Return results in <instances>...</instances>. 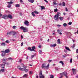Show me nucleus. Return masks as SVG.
<instances>
[{
    "label": "nucleus",
    "mask_w": 78,
    "mask_h": 78,
    "mask_svg": "<svg viewBox=\"0 0 78 78\" xmlns=\"http://www.w3.org/2000/svg\"><path fill=\"white\" fill-rule=\"evenodd\" d=\"M31 14H32V16H33V17H35V14H34V12H32Z\"/></svg>",
    "instance_id": "nucleus-38"
},
{
    "label": "nucleus",
    "mask_w": 78,
    "mask_h": 78,
    "mask_svg": "<svg viewBox=\"0 0 78 78\" xmlns=\"http://www.w3.org/2000/svg\"><path fill=\"white\" fill-rule=\"evenodd\" d=\"M59 18V17L58 16L56 15H55L54 16V19L55 20H57Z\"/></svg>",
    "instance_id": "nucleus-13"
},
{
    "label": "nucleus",
    "mask_w": 78,
    "mask_h": 78,
    "mask_svg": "<svg viewBox=\"0 0 78 78\" xmlns=\"http://www.w3.org/2000/svg\"><path fill=\"white\" fill-rule=\"evenodd\" d=\"M39 54H41V53H42V51L41 50H40L39 51Z\"/></svg>",
    "instance_id": "nucleus-39"
},
{
    "label": "nucleus",
    "mask_w": 78,
    "mask_h": 78,
    "mask_svg": "<svg viewBox=\"0 0 78 78\" xmlns=\"http://www.w3.org/2000/svg\"><path fill=\"white\" fill-rule=\"evenodd\" d=\"M2 18L4 19H8V16L5 15L2 16Z\"/></svg>",
    "instance_id": "nucleus-11"
},
{
    "label": "nucleus",
    "mask_w": 78,
    "mask_h": 78,
    "mask_svg": "<svg viewBox=\"0 0 78 78\" xmlns=\"http://www.w3.org/2000/svg\"><path fill=\"white\" fill-rule=\"evenodd\" d=\"M72 70L73 72L74 75H75V74H76V69L73 68L72 69Z\"/></svg>",
    "instance_id": "nucleus-12"
},
{
    "label": "nucleus",
    "mask_w": 78,
    "mask_h": 78,
    "mask_svg": "<svg viewBox=\"0 0 78 78\" xmlns=\"http://www.w3.org/2000/svg\"><path fill=\"white\" fill-rule=\"evenodd\" d=\"M63 73V75L65 76L66 78H68V76H67V73L66 72Z\"/></svg>",
    "instance_id": "nucleus-9"
},
{
    "label": "nucleus",
    "mask_w": 78,
    "mask_h": 78,
    "mask_svg": "<svg viewBox=\"0 0 78 78\" xmlns=\"http://www.w3.org/2000/svg\"><path fill=\"white\" fill-rule=\"evenodd\" d=\"M57 27H58V28H59L60 27H61V25L59 24H58L57 25Z\"/></svg>",
    "instance_id": "nucleus-44"
},
{
    "label": "nucleus",
    "mask_w": 78,
    "mask_h": 78,
    "mask_svg": "<svg viewBox=\"0 0 78 78\" xmlns=\"http://www.w3.org/2000/svg\"><path fill=\"white\" fill-rule=\"evenodd\" d=\"M2 15L0 13V18H2Z\"/></svg>",
    "instance_id": "nucleus-53"
},
{
    "label": "nucleus",
    "mask_w": 78,
    "mask_h": 78,
    "mask_svg": "<svg viewBox=\"0 0 78 78\" xmlns=\"http://www.w3.org/2000/svg\"><path fill=\"white\" fill-rule=\"evenodd\" d=\"M56 44H51L50 45V47H56Z\"/></svg>",
    "instance_id": "nucleus-18"
},
{
    "label": "nucleus",
    "mask_w": 78,
    "mask_h": 78,
    "mask_svg": "<svg viewBox=\"0 0 78 78\" xmlns=\"http://www.w3.org/2000/svg\"><path fill=\"white\" fill-rule=\"evenodd\" d=\"M41 9H45V7L44 6H41Z\"/></svg>",
    "instance_id": "nucleus-37"
},
{
    "label": "nucleus",
    "mask_w": 78,
    "mask_h": 78,
    "mask_svg": "<svg viewBox=\"0 0 78 78\" xmlns=\"http://www.w3.org/2000/svg\"><path fill=\"white\" fill-rule=\"evenodd\" d=\"M56 15L58 17H59V16H60V15H61V13H60L59 12H58L57 13V14Z\"/></svg>",
    "instance_id": "nucleus-26"
},
{
    "label": "nucleus",
    "mask_w": 78,
    "mask_h": 78,
    "mask_svg": "<svg viewBox=\"0 0 78 78\" xmlns=\"http://www.w3.org/2000/svg\"><path fill=\"white\" fill-rule=\"evenodd\" d=\"M53 5H57V3L56 2V0H53Z\"/></svg>",
    "instance_id": "nucleus-15"
},
{
    "label": "nucleus",
    "mask_w": 78,
    "mask_h": 78,
    "mask_svg": "<svg viewBox=\"0 0 78 78\" xmlns=\"http://www.w3.org/2000/svg\"><path fill=\"white\" fill-rule=\"evenodd\" d=\"M20 28L22 30H23L24 33H27L28 31V29L27 27H25L23 26H21Z\"/></svg>",
    "instance_id": "nucleus-1"
},
{
    "label": "nucleus",
    "mask_w": 78,
    "mask_h": 78,
    "mask_svg": "<svg viewBox=\"0 0 78 78\" xmlns=\"http://www.w3.org/2000/svg\"><path fill=\"white\" fill-rule=\"evenodd\" d=\"M29 2H30V3H33L34 2V0H28Z\"/></svg>",
    "instance_id": "nucleus-24"
},
{
    "label": "nucleus",
    "mask_w": 78,
    "mask_h": 78,
    "mask_svg": "<svg viewBox=\"0 0 78 78\" xmlns=\"http://www.w3.org/2000/svg\"><path fill=\"white\" fill-rule=\"evenodd\" d=\"M1 45L2 46H4V47H5V43H1Z\"/></svg>",
    "instance_id": "nucleus-23"
},
{
    "label": "nucleus",
    "mask_w": 78,
    "mask_h": 78,
    "mask_svg": "<svg viewBox=\"0 0 78 78\" xmlns=\"http://www.w3.org/2000/svg\"><path fill=\"white\" fill-rule=\"evenodd\" d=\"M44 2H46V3H48V1H47V0H44Z\"/></svg>",
    "instance_id": "nucleus-59"
},
{
    "label": "nucleus",
    "mask_w": 78,
    "mask_h": 78,
    "mask_svg": "<svg viewBox=\"0 0 78 78\" xmlns=\"http://www.w3.org/2000/svg\"><path fill=\"white\" fill-rule=\"evenodd\" d=\"M50 78H54V76H53V75H50Z\"/></svg>",
    "instance_id": "nucleus-34"
},
{
    "label": "nucleus",
    "mask_w": 78,
    "mask_h": 78,
    "mask_svg": "<svg viewBox=\"0 0 78 78\" xmlns=\"http://www.w3.org/2000/svg\"><path fill=\"white\" fill-rule=\"evenodd\" d=\"M75 44H73V46H72L71 47H72V48H74V47H75Z\"/></svg>",
    "instance_id": "nucleus-41"
},
{
    "label": "nucleus",
    "mask_w": 78,
    "mask_h": 78,
    "mask_svg": "<svg viewBox=\"0 0 78 78\" xmlns=\"http://www.w3.org/2000/svg\"><path fill=\"white\" fill-rule=\"evenodd\" d=\"M60 74L61 76H62V77H63V76H64V74L63 73H60Z\"/></svg>",
    "instance_id": "nucleus-36"
},
{
    "label": "nucleus",
    "mask_w": 78,
    "mask_h": 78,
    "mask_svg": "<svg viewBox=\"0 0 78 78\" xmlns=\"http://www.w3.org/2000/svg\"><path fill=\"white\" fill-rule=\"evenodd\" d=\"M65 55H66V56L63 55V58H66V56H67V54H65Z\"/></svg>",
    "instance_id": "nucleus-48"
},
{
    "label": "nucleus",
    "mask_w": 78,
    "mask_h": 78,
    "mask_svg": "<svg viewBox=\"0 0 78 78\" xmlns=\"http://www.w3.org/2000/svg\"><path fill=\"white\" fill-rule=\"evenodd\" d=\"M59 63H61L62 66L64 65V62L62 61L59 62Z\"/></svg>",
    "instance_id": "nucleus-33"
},
{
    "label": "nucleus",
    "mask_w": 78,
    "mask_h": 78,
    "mask_svg": "<svg viewBox=\"0 0 78 78\" xmlns=\"http://www.w3.org/2000/svg\"><path fill=\"white\" fill-rule=\"evenodd\" d=\"M12 28L13 29H15V28H17V27H16V26H13Z\"/></svg>",
    "instance_id": "nucleus-49"
},
{
    "label": "nucleus",
    "mask_w": 78,
    "mask_h": 78,
    "mask_svg": "<svg viewBox=\"0 0 78 78\" xmlns=\"http://www.w3.org/2000/svg\"><path fill=\"white\" fill-rule=\"evenodd\" d=\"M65 48L66 50H68V51H71V50L69 49V48L67 46H65Z\"/></svg>",
    "instance_id": "nucleus-17"
},
{
    "label": "nucleus",
    "mask_w": 78,
    "mask_h": 78,
    "mask_svg": "<svg viewBox=\"0 0 78 78\" xmlns=\"http://www.w3.org/2000/svg\"><path fill=\"white\" fill-rule=\"evenodd\" d=\"M63 25L64 27H67V24L66 23H64Z\"/></svg>",
    "instance_id": "nucleus-27"
},
{
    "label": "nucleus",
    "mask_w": 78,
    "mask_h": 78,
    "mask_svg": "<svg viewBox=\"0 0 78 78\" xmlns=\"http://www.w3.org/2000/svg\"><path fill=\"white\" fill-rule=\"evenodd\" d=\"M76 78H78V76H76Z\"/></svg>",
    "instance_id": "nucleus-64"
},
{
    "label": "nucleus",
    "mask_w": 78,
    "mask_h": 78,
    "mask_svg": "<svg viewBox=\"0 0 78 78\" xmlns=\"http://www.w3.org/2000/svg\"><path fill=\"white\" fill-rule=\"evenodd\" d=\"M44 67L45 68V69H48V67H49V64H48L47 66H46V65L45 64V63H44L42 64V68H44Z\"/></svg>",
    "instance_id": "nucleus-4"
},
{
    "label": "nucleus",
    "mask_w": 78,
    "mask_h": 78,
    "mask_svg": "<svg viewBox=\"0 0 78 78\" xmlns=\"http://www.w3.org/2000/svg\"><path fill=\"white\" fill-rule=\"evenodd\" d=\"M23 43L22 42L21 44V46H23Z\"/></svg>",
    "instance_id": "nucleus-55"
},
{
    "label": "nucleus",
    "mask_w": 78,
    "mask_h": 78,
    "mask_svg": "<svg viewBox=\"0 0 78 78\" xmlns=\"http://www.w3.org/2000/svg\"><path fill=\"white\" fill-rule=\"evenodd\" d=\"M5 43L7 44H8V43H9V40H7L5 41Z\"/></svg>",
    "instance_id": "nucleus-42"
},
{
    "label": "nucleus",
    "mask_w": 78,
    "mask_h": 78,
    "mask_svg": "<svg viewBox=\"0 0 78 78\" xmlns=\"http://www.w3.org/2000/svg\"><path fill=\"white\" fill-rule=\"evenodd\" d=\"M16 34H17V33L14 31H12L10 32H8L7 34V35H8V34H9L10 35H15Z\"/></svg>",
    "instance_id": "nucleus-3"
},
{
    "label": "nucleus",
    "mask_w": 78,
    "mask_h": 78,
    "mask_svg": "<svg viewBox=\"0 0 78 78\" xmlns=\"http://www.w3.org/2000/svg\"><path fill=\"white\" fill-rule=\"evenodd\" d=\"M2 57H4L5 56V54H6V53L5 51H2Z\"/></svg>",
    "instance_id": "nucleus-10"
},
{
    "label": "nucleus",
    "mask_w": 78,
    "mask_h": 78,
    "mask_svg": "<svg viewBox=\"0 0 78 78\" xmlns=\"http://www.w3.org/2000/svg\"><path fill=\"white\" fill-rule=\"evenodd\" d=\"M39 77L40 78H44V76L42 75V71H41L39 73Z\"/></svg>",
    "instance_id": "nucleus-6"
},
{
    "label": "nucleus",
    "mask_w": 78,
    "mask_h": 78,
    "mask_svg": "<svg viewBox=\"0 0 78 78\" xmlns=\"http://www.w3.org/2000/svg\"><path fill=\"white\" fill-rule=\"evenodd\" d=\"M24 71H25V72H28V69H27L26 68Z\"/></svg>",
    "instance_id": "nucleus-47"
},
{
    "label": "nucleus",
    "mask_w": 78,
    "mask_h": 78,
    "mask_svg": "<svg viewBox=\"0 0 78 78\" xmlns=\"http://www.w3.org/2000/svg\"><path fill=\"white\" fill-rule=\"evenodd\" d=\"M55 70H59V68H57V67H55Z\"/></svg>",
    "instance_id": "nucleus-46"
},
{
    "label": "nucleus",
    "mask_w": 78,
    "mask_h": 78,
    "mask_svg": "<svg viewBox=\"0 0 78 78\" xmlns=\"http://www.w3.org/2000/svg\"><path fill=\"white\" fill-rule=\"evenodd\" d=\"M70 62L71 63H72V58H71V59H70Z\"/></svg>",
    "instance_id": "nucleus-51"
},
{
    "label": "nucleus",
    "mask_w": 78,
    "mask_h": 78,
    "mask_svg": "<svg viewBox=\"0 0 78 78\" xmlns=\"http://www.w3.org/2000/svg\"><path fill=\"white\" fill-rule=\"evenodd\" d=\"M65 5L66 4L65 3V2H63L62 3V6H66Z\"/></svg>",
    "instance_id": "nucleus-32"
},
{
    "label": "nucleus",
    "mask_w": 78,
    "mask_h": 78,
    "mask_svg": "<svg viewBox=\"0 0 78 78\" xmlns=\"http://www.w3.org/2000/svg\"><path fill=\"white\" fill-rule=\"evenodd\" d=\"M7 3H9L7 5V8H10L11 7V5L13 3V2H7Z\"/></svg>",
    "instance_id": "nucleus-5"
},
{
    "label": "nucleus",
    "mask_w": 78,
    "mask_h": 78,
    "mask_svg": "<svg viewBox=\"0 0 78 78\" xmlns=\"http://www.w3.org/2000/svg\"><path fill=\"white\" fill-rule=\"evenodd\" d=\"M57 31H58V33H59H59H60V31H61V30H59L58 29L57 30Z\"/></svg>",
    "instance_id": "nucleus-57"
},
{
    "label": "nucleus",
    "mask_w": 78,
    "mask_h": 78,
    "mask_svg": "<svg viewBox=\"0 0 78 78\" xmlns=\"http://www.w3.org/2000/svg\"><path fill=\"white\" fill-rule=\"evenodd\" d=\"M72 24V22H69L68 23V25H71Z\"/></svg>",
    "instance_id": "nucleus-43"
},
{
    "label": "nucleus",
    "mask_w": 78,
    "mask_h": 78,
    "mask_svg": "<svg viewBox=\"0 0 78 78\" xmlns=\"http://www.w3.org/2000/svg\"><path fill=\"white\" fill-rule=\"evenodd\" d=\"M15 6L16 7L19 8L20 7V5L19 4H16L15 5Z\"/></svg>",
    "instance_id": "nucleus-25"
},
{
    "label": "nucleus",
    "mask_w": 78,
    "mask_h": 78,
    "mask_svg": "<svg viewBox=\"0 0 78 78\" xmlns=\"http://www.w3.org/2000/svg\"><path fill=\"white\" fill-rule=\"evenodd\" d=\"M20 16H22V12H20Z\"/></svg>",
    "instance_id": "nucleus-60"
},
{
    "label": "nucleus",
    "mask_w": 78,
    "mask_h": 78,
    "mask_svg": "<svg viewBox=\"0 0 78 78\" xmlns=\"http://www.w3.org/2000/svg\"><path fill=\"white\" fill-rule=\"evenodd\" d=\"M36 49V47L34 46L32 48V49L30 47H29L28 48V50H30V51H36V50H34V49Z\"/></svg>",
    "instance_id": "nucleus-2"
},
{
    "label": "nucleus",
    "mask_w": 78,
    "mask_h": 78,
    "mask_svg": "<svg viewBox=\"0 0 78 78\" xmlns=\"http://www.w3.org/2000/svg\"><path fill=\"white\" fill-rule=\"evenodd\" d=\"M27 74H24L23 76V78H25V77H27Z\"/></svg>",
    "instance_id": "nucleus-35"
},
{
    "label": "nucleus",
    "mask_w": 78,
    "mask_h": 78,
    "mask_svg": "<svg viewBox=\"0 0 78 78\" xmlns=\"http://www.w3.org/2000/svg\"><path fill=\"white\" fill-rule=\"evenodd\" d=\"M57 42L58 44H61V40H60V39H58V40Z\"/></svg>",
    "instance_id": "nucleus-22"
},
{
    "label": "nucleus",
    "mask_w": 78,
    "mask_h": 78,
    "mask_svg": "<svg viewBox=\"0 0 78 78\" xmlns=\"http://www.w3.org/2000/svg\"><path fill=\"white\" fill-rule=\"evenodd\" d=\"M29 73L30 75H32L33 74V71H29Z\"/></svg>",
    "instance_id": "nucleus-40"
},
{
    "label": "nucleus",
    "mask_w": 78,
    "mask_h": 78,
    "mask_svg": "<svg viewBox=\"0 0 78 78\" xmlns=\"http://www.w3.org/2000/svg\"><path fill=\"white\" fill-rule=\"evenodd\" d=\"M5 72V69H3L0 70V73H1L2 72Z\"/></svg>",
    "instance_id": "nucleus-20"
},
{
    "label": "nucleus",
    "mask_w": 78,
    "mask_h": 78,
    "mask_svg": "<svg viewBox=\"0 0 78 78\" xmlns=\"http://www.w3.org/2000/svg\"><path fill=\"white\" fill-rule=\"evenodd\" d=\"M26 68H27V66H26V67L21 68L20 70L21 71H25Z\"/></svg>",
    "instance_id": "nucleus-16"
},
{
    "label": "nucleus",
    "mask_w": 78,
    "mask_h": 78,
    "mask_svg": "<svg viewBox=\"0 0 78 78\" xmlns=\"http://www.w3.org/2000/svg\"><path fill=\"white\" fill-rule=\"evenodd\" d=\"M58 33L59 34H60L61 35H62V33H61V32L60 33L59 32H58Z\"/></svg>",
    "instance_id": "nucleus-56"
},
{
    "label": "nucleus",
    "mask_w": 78,
    "mask_h": 78,
    "mask_svg": "<svg viewBox=\"0 0 78 78\" xmlns=\"http://www.w3.org/2000/svg\"><path fill=\"white\" fill-rule=\"evenodd\" d=\"M52 60H49L48 61V62H51Z\"/></svg>",
    "instance_id": "nucleus-54"
},
{
    "label": "nucleus",
    "mask_w": 78,
    "mask_h": 78,
    "mask_svg": "<svg viewBox=\"0 0 78 78\" xmlns=\"http://www.w3.org/2000/svg\"><path fill=\"white\" fill-rule=\"evenodd\" d=\"M5 51V53H9L10 51H9V50L8 49L5 50V51Z\"/></svg>",
    "instance_id": "nucleus-14"
},
{
    "label": "nucleus",
    "mask_w": 78,
    "mask_h": 78,
    "mask_svg": "<svg viewBox=\"0 0 78 78\" xmlns=\"http://www.w3.org/2000/svg\"><path fill=\"white\" fill-rule=\"evenodd\" d=\"M66 11H68V9H67V8H66Z\"/></svg>",
    "instance_id": "nucleus-58"
},
{
    "label": "nucleus",
    "mask_w": 78,
    "mask_h": 78,
    "mask_svg": "<svg viewBox=\"0 0 78 78\" xmlns=\"http://www.w3.org/2000/svg\"><path fill=\"white\" fill-rule=\"evenodd\" d=\"M34 13H35V14H39V12H37V11H34Z\"/></svg>",
    "instance_id": "nucleus-29"
},
{
    "label": "nucleus",
    "mask_w": 78,
    "mask_h": 78,
    "mask_svg": "<svg viewBox=\"0 0 78 78\" xmlns=\"http://www.w3.org/2000/svg\"><path fill=\"white\" fill-rule=\"evenodd\" d=\"M21 39H23V36L22 35L21 36Z\"/></svg>",
    "instance_id": "nucleus-62"
},
{
    "label": "nucleus",
    "mask_w": 78,
    "mask_h": 78,
    "mask_svg": "<svg viewBox=\"0 0 78 78\" xmlns=\"http://www.w3.org/2000/svg\"><path fill=\"white\" fill-rule=\"evenodd\" d=\"M5 64H6V62H3V64H1V66L2 68L4 69L5 68Z\"/></svg>",
    "instance_id": "nucleus-8"
},
{
    "label": "nucleus",
    "mask_w": 78,
    "mask_h": 78,
    "mask_svg": "<svg viewBox=\"0 0 78 78\" xmlns=\"http://www.w3.org/2000/svg\"><path fill=\"white\" fill-rule=\"evenodd\" d=\"M7 59L8 60H13V58H12L9 57L7 58Z\"/></svg>",
    "instance_id": "nucleus-28"
},
{
    "label": "nucleus",
    "mask_w": 78,
    "mask_h": 78,
    "mask_svg": "<svg viewBox=\"0 0 78 78\" xmlns=\"http://www.w3.org/2000/svg\"><path fill=\"white\" fill-rule=\"evenodd\" d=\"M54 11L55 12H57L58 11V9H54Z\"/></svg>",
    "instance_id": "nucleus-45"
},
{
    "label": "nucleus",
    "mask_w": 78,
    "mask_h": 78,
    "mask_svg": "<svg viewBox=\"0 0 78 78\" xmlns=\"http://www.w3.org/2000/svg\"><path fill=\"white\" fill-rule=\"evenodd\" d=\"M34 55H32L31 56V58L32 59L33 58H34Z\"/></svg>",
    "instance_id": "nucleus-52"
},
{
    "label": "nucleus",
    "mask_w": 78,
    "mask_h": 78,
    "mask_svg": "<svg viewBox=\"0 0 78 78\" xmlns=\"http://www.w3.org/2000/svg\"><path fill=\"white\" fill-rule=\"evenodd\" d=\"M24 25L28 27L29 26V22L27 20H25L24 22Z\"/></svg>",
    "instance_id": "nucleus-7"
},
{
    "label": "nucleus",
    "mask_w": 78,
    "mask_h": 78,
    "mask_svg": "<svg viewBox=\"0 0 78 78\" xmlns=\"http://www.w3.org/2000/svg\"><path fill=\"white\" fill-rule=\"evenodd\" d=\"M2 61H4V62H6V61H7V59H2Z\"/></svg>",
    "instance_id": "nucleus-30"
},
{
    "label": "nucleus",
    "mask_w": 78,
    "mask_h": 78,
    "mask_svg": "<svg viewBox=\"0 0 78 78\" xmlns=\"http://www.w3.org/2000/svg\"><path fill=\"white\" fill-rule=\"evenodd\" d=\"M76 53H78V49H77L76 50Z\"/></svg>",
    "instance_id": "nucleus-61"
},
{
    "label": "nucleus",
    "mask_w": 78,
    "mask_h": 78,
    "mask_svg": "<svg viewBox=\"0 0 78 78\" xmlns=\"http://www.w3.org/2000/svg\"><path fill=\"white\" fill-rule=\"evenodd\" d=\"M38 47L39 48H41V46L40 45L38 46Z\"/></svg>",
    "instance_id": "nucleus-63"
},
{
    "label": "nucleus",
    "mask_w": 78,
    "mask_h": 78,
    "mask_svg": "<svg viewBox=\"0 0 78 78\" xmlns=\"http://www.w3.org/2000/svg\"><path fill=\"white\" fill-rule=\"evenodd\" d=\"M8 17H9V19H12V16L11 14L9 15L8 16H7Z\"/></svg>",
    "instance_id": "nucleus-21"
},
{
    "label": "nucleus",
    "mask_w": 78,
    "mask_h": 78,
    "mask_svg": "<svg viewBox=\"0 0 78 78\" xmlns=\"http://www.w3.org/2000/svg\"><path fill=\"white\" fill-rule=\"evenodd\" d=\"M10 41H15V39H10Z\"/></svg>",
    "instance_id": "nucleus-50"
},
{
    "label": "nucleus",
    "mask_w": 78,
    "mask_h": 78,
    "mask_svg": "<svg viewBox=\"0 0 78 78\" xmlns=\"http://www.w3.org/2000/svg\"><path fill=\"white\" fill-rule=\"evenodd\" d=\"M59 19H60V20H61V21H62V20H63V19H64V17H59Z\"/></svg>",
    "instance_id": "nucleus-19"
},
{
    "label": "nucleus",
    "mask_w": 78,
    "mask_h": 78,
    "mask_svg": "<svg viewBox=\"0 0 78 78\" xmlns=\"http://www.w3.org/2000/svg\"><path fill=\"white\" fill-rule=\"evenodd\" d=\"M17 69H19V70H21V68H20V66H18Z\"/></svg>",
    "instance_id": "nucleus-31"
}]
</instances>
